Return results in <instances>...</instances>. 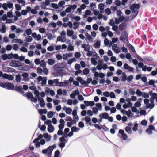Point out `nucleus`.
Here are the masks:
<instances>
[{"mask_svg": "<svg viewBox=\"0 0 157 157\" xmlns=\"http://www.w3.org/2000/svg\"><path fill=\"white\" fill-rule=\"evenodd\" d=\"M56 147V144H53V145L49 146L47 149H45L42 150V153L43 154H47L48 157H51L52 152L53 149ZM60 154V151L59 150H56L54 153V157H59Z\"/></svg>", "mask_w": 157, "mask_h": 157, "instance_id": "nucleus-1", "label": "nucleus"}, {"mask_svg": "<svg viewBox=\"0 0 157 157\" xmlns=\"http://www.w3.org/2000/svg\"><path fill=\"white\" fill-rule=\"evenodd\" d=\"M140 7V6L139 4H133L130 6L129 8L132 10V14L131 17L132 18H134L137 15L138 11L136 12V9H139Z\"/></svg>", "mask_w": 157, "mask_h": 157, "instance_id": "nucleus-2", "label": "nucleus"}, {"mask_svg": "<svg viewBox=\"0 0 157 157\" xmlns=\"http://www.w3.org/2000/svg\"><path fill=\"white\" fill-rule=\"evenodd\" d=\"M10 66L16 67L18 69L20 70H23L24 68L22 63L18 61H13L10 62Z\"/></svg>", "mask_w": 157, "mask_h": 157, "instance_id": "nucleus-3", "label": "nucleus"}, {"mask_svg": "<svg viewBox=\"0 0 157 157\" xmlns=\"http://www.w3.org/2000/svg\"><path fill=\"white\" fill-rule=\"evenodd\" d=\"M0 87L10 90V82L3 83L0 82Z\"/></svg>", "mask_w": 157, "mask_h": 157, "instance_id": "nucleus-4", "label": "nucleus"}, {"mask_svg": "<svg viewBox=\"0 0 157 157\" xmlns=\"http://www.w3.org/2000/svg\"><path fill=\"white\" fill-rule=\"evenodd\" d=\"M63 70L61 67H58L56 70L57 72L54 74V75L56 77L62 76V72Z\"/></svg>", "mask_w": 157, "mask_h": 157, "instance_id": "nucleus-5", "label": "nucleus"}, {"mask_svg": "<svg viewBox=\"0 0 157 157\" xmlns=\"http://www.w3.org/2000/svg\"><path fill=\"white\" fill-rule=\"evenodd\" d=\"M125 70H128L129 72H134V69L133 68L129 66L127 63H125L123 66Z\"/></svg>", "mask_w": 157, "mask_h": 157, "instance_id": "nucleus-6", "label": "nucleus"}, {"mask_svg": "<svg viewBox=\"0 0 157 157\" xmlns=\"http://www.w3.org/2000/svg\"><path fill=\"white\" fill-rule=\"evenodd\" d=\"M76 80L80 82L81 84L82 85H84L85 86L87 87L86 84V81L83 79L80 76L76 78Z\"/></svg>", "mask_w": 157, "mask_h": 157, "instance_id": "nucleus-7", "label": "nucleus"}, {"mask_svg": "<svg viewBox=\"0 0 157 157\" xmlns=\"http://www.w3.org/2000/svg\"><path fill=\"white\" fill-rule=\"evenodd\" d=\"M2 7L5 10H7L8 8L10 9V1H7V4L4 3L2 4Z\"/></svg>", "mask_w": 157, "mask_h": 157, "instance_id": "nucleus-8", "label": "nucleus"}, {"mask_svg": "<svg viewBox=\"0 0 157 157\" xmlns=\"http://www.w3.org/2000/svg\"><path fill=\"white\" fill-rule=\"evenodd\" d=\"M15 90L16 91L19 92L21 94H23L24 93L21 86H17V85L15 86Z\"/></svg>", "mask_w": 157, "mask_h": 157, "instance_id": "nucleus-9", "label": "nucleus"}, {"mask_svg": "<svg viewBox=\"0 0 157 157\" xmlns=\"http://www.w3.org/2000/svg\"><path fill=\"white\" fill-rule=\"evenodd\" d=\"M84 120L87 124L89 125L90 126L93 125L91 124V119L88 116H86Z\"/></svg>", "mask_w": 157, "mask_h": 157, "instance_id": "nucleus-10", "label": "nucleus"}, {"mask_svg": "<svg viewBox=\"0 0 157 157\" xmlns=\"http://www.w3.org/2000/svg\"><path fill=\"white\" fill-rule=\"evenodd\" d=\"M109 116V115L106 112L103 113L99 115V117L101 119H107L108 118Z\"/></svg>", "mask_w": 157, "mask_h": 157, "instance_id": "nucleus-11", "label": "nucleus"}, {"mask_svg": "<svg viewBox=\"0 0 157 157\" xmlns=\"http://www.w3.org/2000/svg\"><path fill=\"white\" fill-rule=\"evenodd\" d=\"M43 137L45 139L47 142H49L51 140V135L48 133H44L43 135Z\"/></svg>", "mask_w": 157, "mask_h": 157, "instance_id": "nucleus-12", "label": "nucleus"}, {"mask_svg": "<svg viewBox=\"0 0 157 157\" xmlns=\"http://www.w3.org/2000/svg\"><path fill=\"white\" fill-rule=\"evenodd\" d=\"M7 18H10V11L7 12V15L6 14H4L3 15L2 17V21H6Z\"/></svg>", "mask_w": 157, "mask_h": 157, "instance_id": "nucleus-13", "label": "nucleus"}, {"mask_svg": "<svg viewBox=\"0 0 157 157\" xmlns=\"http://www.w3.org/2000/svg\"><path fill=\"white\" fill-rule=\"evenodd\" d=\"M29 75L28 74L27 72H24L23 73L21 76H22L24 78L23 79V80L25 81H28L29 80V79L27 78L29 76Z\"/></svg>", "mask_w": 157, "mask_h": 157, "instance_id": "nucleus-14", "label": "nucleus"}, {"mask_svg": "<svg viewBox=\"0 0 157 157\" xmlns=\"http://www.w3.org/2000/svg\"><path fill=\"white\" fill-rule=\"evenodd\" d=\"M1 58L3 60H6L7 59H10V53L3 54L1 56Z\"/></svg>", "mask_w": 157, "mask_h": 157, "instance_id": "nucleus-15", "label": "nucleus"}, {"mask_svg": "<svg viewBox=\"0 0 157 157\" xmlns=\"http://www.w3.org/2000/svg\"><path fill=\"white\" fill-rule=\"evenodd\" d=\"M69 82L68 80H65L63 82H59V84L57 85L60 87L64 86L66 85H68Z\"/></svg>", "mask_w": 157, "mask_h": 157, "instance_id": "nucleus-16", "label": "nucleus"}, {"mask_svg": "<svg viewBox=\"0 0 157 157\" xmlns=\"http://www.w3.org/2000/svg\"><path fill=\"white\" fill-rule=\"evenodd\" d=\"M82 47L84 48V50L85 51H88L89 50L90 48V45L88 44H82Z\"/></svg>", "mask_w": 157, "mask_h": 157, "instance_id": "nucleus-17", "label": "nucleus"}, {"mask_svg": "<svg viewBox=\"0 0 157 157\" xmlns=\"http://www.w3.org/2000/svg\"><path fill=\"white\" fill-rule=\"evenodd\" d=\"M117 48V47L116 44H113L112 46V49L116 53H119L120 51V49H116L115 48Z\"/></svg>", "mask_w": 157, "mask_h": 157, "instance_id": "nucleus-18", "label": "nucleus"}, {"mask_svg": "<svg viewBox=\"0 0 157 157\" xmlns=\"http://www.w3.org/2000/svg\"><path fill=\"white\" fill-rule=\"evenodd\" d=\"M47 129L49 132L51 133L54 131V128L52 125H48Z\"/></svg>", "mask_w": 157, "mask_h": 157, "instance_id": "nucleus-19", "label": "nucleus"}, {"mask_svg": "<svg viewBox=\"0 0 157 157\" xmlns=\"http://www.w3.org/2000/svg\"><path fill=\"white\" fill-rule=\"evenodd\" d=\"M2 79H6L10 81V74H8L6 73L3 74L2 78Z\"/></svg>", "mask_w": 157, "mask_h": 157, "instance_id": "nucleus-20", "label": "nucleus"}, {"mask_svg": "<svg viewBox=\"0 0 157 157\" xmlns=\"http://www.w3.org/2000/svg\"><path fill=\"white\" fill-rule=\"evenodd\" d=\"M1 24L2 25V27L1 29V32L3 33H5L6 32V29L5 28L6 25L3 22H1Z\"/></svg>", "mask_w": 157, "mask_h": 157, "instance_id": "nucleus-21", "label": "nucleus"}, {"mask_svg": "<svg viewBox=\"0 0 157 157\" xmlns=\"http://www.w3.org/2000/svg\"><path fill=\"white\" fill-rule=\"evenodd\" d=\"M121 74H122V77H121V80L123 82H125L127 76L124 72H122Z\"/></svg>", "mask_w": 157, "mask_h": 157, "instance_id": "nucleus-22", "label": "nucleus"}, {"mask_svg": "<svg viewBox=\"0 0 157 157\" xmlns=\"http://www.w3.org/2000/svg\"><path fill=\"white\" fill-rule=\"evenodd\" d=\"M73 29L74 30H76L78 28L79 25V22L77 21H75L73 23Z\"/></svg>", "mask_w": 157, "mask_h": 157, "instance_id": "nucleus-23", "label": "nucleus"}, {"mask_svg": "<svg viewBox=\"0 0 157 157\" xmlns=\"http://www.w3.org/2000/svg\"><path fill=\"white\" fill-rule=\"evenodd\" d=\"M126 25L124 23H123L120 25L119 27V30L120 31H122L124 29V28Z\"/></svg>", "mask_w": 157, "mask_h": 157, "instance_id": "nucleus-24", "label": "nucleus"}, {"mask_svg": "<svg viewBox=\"0 0 157 157\" xmlns=\"http://www.w3.org/2000/svg\"><path fill=\"white\" fill-rule=\"evenodd\" d=\"M128 117H133V113H132L130 110H129L128 111L126 112V113H125Z\"/></svg>", "mask_w": 157, "mask_h": 157, "instance_id": "nucleus-25", "label": "nucleus"}, {"mask_svg": "<svg viewBox=\"0 0 157 157\" xmlns=\"http://www.w3.org/2000/svg\"><path fill=\"white\" fill-rule=\"evenodd\" d=\"M15 59H18L19 58L18 55L17 54H13L12 53H10V59L12 58Z\"/></svg>", "mask_w": 157, "mask_h": 157, "instance_id": "nucleus-26", "label": "nucleus"}, {"mask_svg": "<svg viewBox=\"0 0 157 157\" xmlns=\"http://www.w3.org/2000/svg\"><path fill=\"white\" fill-rule=\"evenodd\" d=\"M71 131H72L73 132H77L80 130V129L79 128H77L76 126H73L71 128Z\"/></svg>", "mask_w": 157, "mask_h": 157, "instance_id": "nucleus-27", "label": "nucleus"}, {"mask_svg": "<svg viewBox=\"0 0 157 157\" xmlns=\"http://www.w3.org/2000/svg\"><path fill=\"white\" fill-rule=\"evenodd\" d=\"M26 96L27 97V98L28 100L30 99H31L33 97V95L32 93L30 92H29L28 93H26Z\"/></svg>", "mask_w": 157, "mask_h": 157, "instance_id": "nucleus-28", "label": "nucleus"}, {"mask_svg": "<svg viewBox=\"0 0 157 157\" xmlns=\"http://www.w3.org/2000/svg\"><path fill=\"white\" fill-rule=\"evenodd\" d=\"M133 79V76L132 75H130L128 77H127L126 78V81H127L128 82H130Z\"/></svg>", "mask_w": 157, "mask_h": 157, "instance_id": "nucleus-29", "label": "nucleus"}, {"mask_svg": "<svg viewBox=\"0 0 157 157\" xmlns=\"http://www.w3.org/2000/svg\"><path fill=\"white\" fill-rule=\"evenodd\" d=\"M55 63L54 60L52 59H49L47 61L48 63L50 65H53Z\"/></svg>", "mask_w": 157, "mask_h": 157, "instance_id": "nucleus-30", "label": "nucleus"}, {"mask_svg": "<svg viewBox=\"0 0 157 157\" xmlns=\"http://www.w3.org/2000/svg\"><path fill=\"white\" fill-rule=\"evenodd\" d=\"M125 131L128 134H130L131 133L132 130L130 127L128 126L126 127L125 128Z\"/></svg>", "mask_w": 157, "mask_h": 157, "instance_id": "nucleus-31", "label": "nucleus"}, {"mask_svg": "<svg viewBox=\"0 0 157 157\" xmlns=\"http://www.w3.org/2000/svg\"><path fill=\"white\" fill-rule=\"evenodd\" d=\"M47 80V78L46 77H43V78L41 81V84L42 86L45 85L46 84V82Z\"/></svg>", "mask_w": 157, "mask_h": 157, "instance_id": "nucleus-32", "label": "nucleus"}, {"mask_svg": "<svg viewBox=\"0 0 157 157\" xmlns=\"http://www.w3.org/2000/svg\"><path fill=\"white\" fill-rule=\"evenodd\" d=\"M67 34L68 36H72L74 32L72 30H67Z\"/></svg>", "mask_w": 157, "mask_h": 157, "instance_id": "nucleus-33", "label": "nucleus"}, {"mask_svg": "<svg viewBox=\"0 0 157 157\" xmlns=\"http://www.w3.org/2000/svg\"><path fill=\"white\" fill-rule=\"evenodd\" d=\"M100 41L99 40L97 41L95 44V48H99L100 46Z\"/></svg>", "mask_w": 157, "mask_h": 157, "instance_id": "nucleus-34", "label": "nucleus"}, {"mask_svg": "<svg viewBox=\"0 0 157 157\" xmlns=\"http://www.w3.org/2000/svg\"><path fill=\"white\" fill-rule=\"evenodd\" d=\"M21 75L20 74H18V75H16V81L17 82H19L21 80Z\"/></svg>", "mask_w": 157, "mask_h": 157, "instance_id": "nucleus-35", "label": "nucleus"}, {"mask_svg": "<svg viewBox=\"0 0 157 157\" xmlns=\"http://www.w3.org/2000/svg\"><path fill=\"white\" fill-rule=\"evenodd\" d=\"M55 114V113L53 112L49 111L47 113V117L49 118H51L53 117V113Z\"/></svg>", "mask_w": 157, "mask_h": 157, "instance_id": "nucleus-36", "label": "nucleus"}, {"mask_svg": "<svg viewBox=\"0 0 157 157\" xmlns=\"http://www.w3.org/2000/svg\"><path fill=\"white\" fill-rule=\"evenodd\" d=\"M13 43H21L22 42V41L20 39H14L12 40Z\"/></svg>", "mask_w": 157, "mask_h": 157, "instance_id": "nucleus-37", "label": "nucleus"}, {"mask_svg": "<svg viewBox=\"0 0 157 157\" xmlns=\"http://www.w3.org/2000/svg\"><path fill=\"white\" fill-rule=\"evenodd\" d=\"M143 92H141L139 89H137L136 92V93L138 96H142Z\"/></svg>", "mask_w": 157, "mask_h": 157, "instance_id": "nucleus-38", "label": "nucleus"}, {"mask_svg": "<svg viewBox=\"0 0 157 157\" xmlns=\"http://www.w3.org/2000/svg\"><path fill=\"white\" fill-rule=\"evenodd\" d=\"M128 47L129 48L130 50L133 52H135V49L134 47L130 44H129L128 45Z\"/></svg>", "mask_w": 157, "mask_h": 157, "instance_id": "nucleus-39", "label": "nucleus"}, {"mask_svg": "<svg viewBox=\"0 0 157 157\" xmlns=\"http://www.w3.org/2000/svg\"><path fill=\"white\" fill-rule=\"evenodd\" d=\"M91 63L94 65H96L97 64V62L94 58H92L91 59Z\"/></svg>", "mask_w": 157, "mask_h": 157, "instance_id": "nucleus-40", "label": "nucleus"}, {"mask_svg": "<svg viewBox=\"0 0 157 157\" xmlns=\"http://www.w3.org/2000/svg\"><path fill=\"white\" fill-rule=\"evenodd\" d=\"M90 72L89 69L88 68H86L84 69L83 71V73L84 75H86L89 73Z\"/></svg>", "mask_w": 157, "mask_h": 157, "instance_id": "nucleus-41", "label": "nucleus"}, {"mask_svg": "<svg viewBox=\"0 0 157 157\" xmlns=\"http://www.w3.org/2000/svg\"><path fill=\"white\" fill-rule=\"evenodd\" d=\"M146 107L147 108H150L151 109H152L154 106V104H151L149 103H148L146 105Z\"/></svg>", "mask_w": 157, "mask_h": 157, "instance_id": "nucleus-42", "label": "nucleus"}, {"mask_svg": "<svg viewBox=\"0 0 157 157\" xmlns=\"http://www.w3.org/2000/svg\"><path fill=\"white\" fill-rule=\"evenodd\" d=\"M40 66L43 68L45 67H46V64L45 61L43 60L41 61V64H40Z\"/></svg>", "mask_w": 157, "mask_h": 157, "instance_id": "nucleus-43", "label": "nucleus"}, {"mask_svg": "<svg viewBox=\"0 0 157 157\" xmlns=\"http://www.w3.org/2000/svg\"><path fill=\"white\" fill-rule=\"evenodd\" d=\"M51 6L52 7L56 9L59 8V6L57 4L52 3L51 4Z\"/></svg>", "mask_w": 157, "mask_h": 157, "instance_id": "nucleus-44", "label": "nucleus"}, {"mask_svg": "<svg viewBox=\"0 0 157 157\" xmlns=\"http://www.w3.org/2000/svg\"><path fill=\"white\" fill-rule=\"evenodd\" d=\"M48 39L51 40L52 38H53L52 34L51 33H47L46 34Z\"/></svg>", "mask_w": 157, "mask_h": 157, "instance_id": "nucleus-45", "label": "nucleus"}, {"mask_svg": "<svg viewBox=\"0 0 157 157\" xmlns=\"http://www.w3.org/2000/svg\"><path fill=\"white\" fill-rule=\"evenodd\" d=\"M26 33L28 36L30 35L32 33V30L31 29H29L25 31Z\"/></svg>", "mask_w": 157, "mask_h": 157, "instance_id": "nucleus-46", "label": "nucleus"}, {"mask_svg": "<svg viewBox=\"0 0 157 157\" xmlns=\"http://www.w3.org/2000/svg\"><path fill=\"white\" fill-rule=\"evenodd\" d=\"M96 106L97 107L99 110L102 109V105L100 103H98L96 104Z\"/></svg>", "mask_w": 157, "mask_h": 157, "instance_id": "nucleus-47", "label": "nucleus"}, {"mask_svg": "<svg viewBox=\"0 0 157 157\" xmlns=\"http://www.w3.org/2000/svg\"><path fill=\"white\" fill-rule=\"evenodd\" d=\"M138 124L137 123H135L132 128V130L134 131H136L137 129Z\"/></svg>", "mask_w": 157, "mask_h": 157, "instance_id": "nucleus-48", "label": "nucleus"}, {"mask_svg": "<svg viewBox=\"0 0 157 157\" xmlns=\"http://www.w3.org/2000/svg\"><path fill=\"white\" fill-rule=\"evenodd\" d=\"M142 96L143 97L145 98H148L149 97L148 94L146 92H143V94Z\"/></svg>", "mask_w": 157, "mask_h": 157, "instance_id": "nucleus-49", "label": "nucleus"}, {"mask_svg": "<svg viewBox=\"0 0 157 157\" xmlns=\"http://www.w3.org/2000/svg\"><path fill=\"white\" fill-rule=\"evenodd\" d=\"M56 24L54 22L50 23L48 24L49 26H52L53 28H56Z\"/></svg>", "mask_w": 157, "mask_h": 157, "instance_id": "nucleus-50", "label": "nucleus"}, {"mask_svg": "<svg viewBox=\"0 0 157 157\" xmlns=\"http://www.w3.org/2000/svg\"><path fill=\"white\" fill-rule=\"evenodd\" d=\"M144 59L145 60L150 62H151L153 60L152 58L151 57L148 56H145L144 57Z\"/></svg>", "mask_w": 157, "mask_h": 157, "instance_id": "nucleus-51", "label": "nucleus"}, {"mask_svg": "<svg viewBox=\"0 0 157 157\" xmlns=\"http://www.w3.org/2000/svg\"><path fill=\"white\" fill-rule=\"evenodd\" d=\"M15 8L17 11H19L21 10V6L18 4H16L15 5Z\"/></svg>", "mask_w": 157, "mask_h": 157, "instance_id": "nucleus-52", "label": "nucleus"}, {"mask_svg": "<svg viewBox=\"0 0 157 157\" xmlns=\"http://www.w3.org/2000/svg\"><path fill=\"white\" fill-rule=\"evenodd\" d=\"M68 50L70 51H73L74 49L72 45L71 44H69L67 48Z\"/></svg>", "mask_w": 157, "mask_h": 157, "instance_id": "nucleus-53", "label": "nucleus"}, {"mask_svg": "<svg viewBox=\"0 0 157 157\" xmlns=\"http://www.w3.org/2000/svg\"><path fill=\"white\" fill-rule=\"evenodd\" d=\"M92 78H87V79L86 81V86H88V85L90 82H92Z\"/></svg>", "mask_w": 157, "mask_h": 157, "instance_id": "nucleus-54", "label": "nucleus"}, {"mask_svg": "<svg viewBox=\"0 0 157 157\" xmlns=\"http://www.w3.org/2000/svg\"><path fill=\"white\" fill-rule=\"evenodd\" d=\"M92 28L93 30H97L98 29V26L97 24H95L93 25Z\"/></svg>", "mask_w": 157, "mask_h": 157, "instance_id": "nucleus-55", "label": "nucleus"}, {"mask_svg": "<svg viewBox=\"0 0 157 157\" xmlns=\"http://www.w3.org/2000/svg\"><path fill=\"white\" fill-rule=\"evenodd\" d=\"M15 32L16 33L18 34L20 33H23V31L21 29L19 28L16 29Z\"/></svg>", "mask_w": 157, "mask_h": 157, "instance_id": "nucleus-56", "label": "nucleus"}, {"mask_svg": "<svg viewBox=\"0 0 157 157\" xmlns=\"http://www.w3.org/2000/svg\"><path fill=\"white\" fill-rule=\"evenodd\" d=\"M72 111L71 108L68 107L66 109V112L67 114H70Z\"/></svg>", "mask_w": 157, "mask_h": 157, "instance_id": "nucleus-57", "label": "nucleus"}, {"mask_svg": "<svg viewBox=\"0 0 157 157\" xmlns=\"http://www.w3.org/2000/svg\"><path fill=\"white\" fill-rule=\"evenodd\" d=\"M105 13L108 15H109L111 13V11L110 9L108 8L106 9L105 10Z\"/></svg>", "mask_w": 157, "mask_h": 157, "instance_id": "nucleus-58", "label": "nucleus"}, {"mask_svg": "<svg viewBox=\"0 0 157 157\" xmlns=\"http://www.w3.org/2000/svg\"><path fill=\"white\" fill-rule=\"evenodd\" d=\"M103 95L107 97H109L110 96V94L109 92L105 91L103 93Z\"/></svg>", "mask_w": 157, "mask_h": 157, "instance_id": "nucleus-59", "label": "nucleus"}, {"mask_svg": "<svg viewBox=\"0 0 157 157\" xmlns=\"http://www.w3.org/2000/svg\"><path fill=\"white\" fill-rule=\"evenodd\" d=\"M147 122L145 120H143L141 122V125L144 126H146L147 125Z\"/></svg>", "mask_w": 157, "mask_h": 157, "instance_id": "nucleus-60", "label": "nucleus"}, {"mask_svg": "<svg viewBox=\"0 0 157 157\" xmlns=\"http://www.w3.org/2000/svg\"><path fill=\"white\" fill-rule=\"evenodd\" d=\"M53 102L54 105H56L60 102V101L58 100H54Z\"/></svg>", "mask_w": 157, "mask_h": 157, "instance_id": "nucleus-61", "label": "nucleus"}, {"mask_svg": "<svg viewBox=\"0 0 157 157\" xmlns=\"http://www.w3.org/2000/svg\"><path fill=\"white\" fill-rule=\"evenodd\" d=\"M56 58L58 60H60L63 58L62 56L60 54H58L56 56Z\"/></svg>", "mask_w": 157, "mask_h": 157, "instance_id": "nucleus-62", "label": "nucleus"}, {"mask_svg": "<svg viewBox=\"0 0 157 157\" xmlns=\"http://www.w3.org/2000/svg\"><path fill=\"white\" fill-rule=\"evenodd\" d=\"M34 94L36 96V97H38L40 95V92L39 91L37 90H36L34 92Z\"/></svg>", "mask_w": 157, "mask_h": 157, "instance_id": "nucleus-63", "label": "nucleus"}, {"mask_svg": "<svg viewBox=\"0 0 157 157\" xmlns=\"http://www.w3.org/2000/svg\"><path fill=\"white\" fill-rule=\"evenodd\" d=\"M75 56L76 58H79L81 56V54L79 52H76L75 53Z\"/></svg>", "mask_w": 157, "mask_h": 157, "instance_id": "nucleus-64", "label": "nucleus"}]
</instances>
